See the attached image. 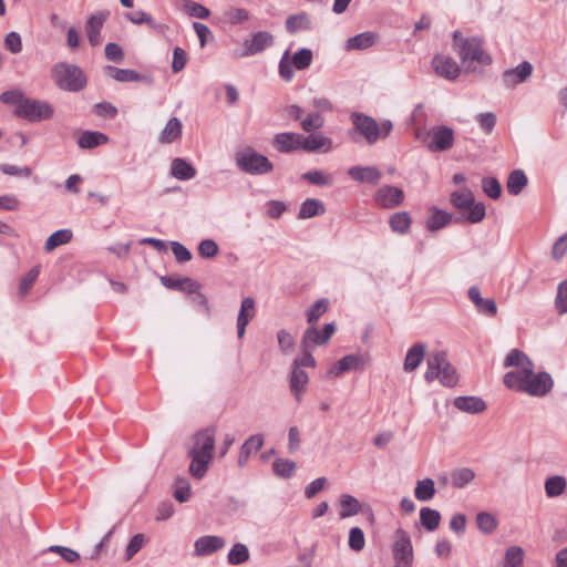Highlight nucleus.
I'll return each mask as SVG.
<instances>
[{"mask_svg":"<svg viewBox=\"0 0 567 567\" xmlns=\"http://www.w3.org/2000/svg\"><path fill=\"white\" fill-rule=\"evenodd\" d=\"M333 147L331 138L321 133H313L308 136L301 134V150L307 152L321 151L327 153Z\"/></svg>","mask_w":567,"mask_h":567,"instance_id":"6ab92c4d","label":"nucleus"},{"mask_svg":"<svg viewBox=\"0 0 567 567\" xmlns=\"http://www.w3.org/2000/svg\"><path fill=\"white\" fill-rule=\"evenodd\" d=\"M161 282L164 287L187 293H194L199 289V284L189 277L163 276Z\"/></svg>","mask_w":567,"mask_h":567,"instance_id":"aec40b11","label":"nucleus"},{"mask_svg":"<svg viewBox=\"0 0 567 567\" xmlns=\"http://www.w3.org/2000/svg\"><path fill=\"white\" fill-rule=\"evenodd\" d=\"M425 357V347L421 343L414 344L408 350L404 359V370L408 372L414 371L423 361Z\"/></svg>","mask_w":567,"mask_h":567,"instance_id":"c85d7f7f","label":"nucleus"},{"mask_svg":"<svg viewBox=\"0 0 567 567\" xmlns=\"http://www.w3.org/2000/svg\"><path fill=\"white\" fill-rule=\"evenodd\" d=\"M420 522L425 529L435 530L440 526L441 514L436 509L423 507L420 511Z\"/></svg>","mask_w":567,"mask_h":567,"instance_id":"4c0bfd02","label":"nucleus"},{"mask_svg":"<svg viewBox=\"0 0 567 567\" xmlns=\"http://www.w3.org/2000/svg\"><path fill=\"white\" fill-rule=\"evenodd\" d=\"M533 73V65L528 61H524L516 68L506 70L503 73V82L507 87H514L525 82Z\"/></svg>","mask_w":567,"mask_h":567,"instance_id":"f3484780","label":"nucleus"},{"mask_svg":"<svg viewBox=\"0 0 567 567\" xmlns=\"http://www.w3.org/2000/svg\"><path fill=\"white\" fill-rule=\"evenodd\" d=\"M476 120L481 128L487 134L492 133L496 125V115L492 112L481 113Z\"/></svg>","mask_w":567,"mask_h":567,"instance_id":"69168bd1","label":"nucleus"},{"mask_svg":"<svg viewBox=\"0 0 567 567\" xmlns=\"http://www.w3.org/2000/svg\"><path fill=\"white\" fill-rule=\"evenodd\" d=\"M475 477L473 470L463 467L454 471L451 475L452 484L456 488H463L465 485L471 483Z\"/></svg>","mask_w":567,"mask_h":567,"instance_id":"49530a36","label":"nucleus"},{"mask_svg":"<svg viewBox=\"0 0 567 567\" xmlns=\"http://www.w3.org/2000/svg\"><path fill=\"white\" fill-rule=\"evenodd\" d=\"M504 367L516 368L504 375V384L512 390L530 396H545L554 386V381L547 372H534V363L520 350L513 349L504 361Z\"/></svg>","mask_w":567,"mask_h":567,"instance_id":"f257e3e1","label":"nucleus"},{"mask_svg":"<svg viewBox=\"0 0 567 567\" xmlns=\"http://www.w3.org/2000/svg\"><path fill=\"white\" fill-rule=\"evenodd\" d=\"M329 302L327 299H320L316 301L308 310H307V321L309 324L316 323L319 318L324 315L328 310Z\"/></svg>","mask_w":567,"mask_h":567,"instance_id":"3c124183","label":"nucleus"},{"mask_svg":"<svg viewBox=\"0 0 567 567\" xmlns=\"http://www.w3.org/2000/svg\"><path fill=\"white\" fill-rule=\"evenodd\" d=\"M183 9L185 12H187L190 17L198 18V19H206L209 17V10L192 0H183Z\"/></svg>","mask_w":567,"mask_h":567,"instance_id":"864d4df0","label":"nucleus"},{"mask_svg":"<svg viewBox=\"0 0 567 567\" xmlns=\"http://www.w3.org/2000/svg\"><path fill=\"white\" fill-rule=\"evenodd\" d=\"M349 176L360 183L377 185L382 176L381 172L373 166H352L348 171Z\"/></svg>","mask_w":567,"mask_h":567,"instance_id":"412c9836","label":"nucleus"},{"mask_svg":"<svg viewBox=\"0 0 567 567\" xmlns=\"http://www.w3.org/2000/svg\"><path fill=\"white\" fill-rule=\"evenodd\" d=\"M482 187L484 193L493 199L499 198L502 194V186L495 177H484Z\"/></svg>","mask_w":567,"mask_h":567,"instance_id":"bf43d9fd","label":"nucleus"},{"mask_svg":"<svg viewBox=\"0 0 567 567\" xmlns=\"http://www.w3.org/2000/svg\"><path fill=\"white\" fill-rule=\"evenodd\" d=\"M348 544L349 547L354 551H360L364 548V533L360 527H352L350 529Z\"/></svg>","mask_w":567,"mask_h":567,"instance_id":"13d9d810","label":"nucleus"},{"mask_svg":"<svg viewBox=\"0 0 567 567\" xmlns=\"http://www.w3.org/2000/svg\"><path fill=\"white\" fill-rule=\"evenodd\" d=\"M424 378L427 382L439 380L443 386L447 388H453L458 382L455 368L447 360L446 353L442 351L430 354Z\"/></svg>","mask_w":567,"mask_h":567,"instance_id":"20e7f679","label":"nucleus"},{"mask_svg":"<svg viewBox=\"0 0 567 567\" xmlns=\"http://www.w3.org/2000/svg\"><path fill=\"white\" fill-rule=\"evenodd\" d=\"M476 523L478 528L485 534H491L497 526L496 518L486 512H481L477 514Z\"/></svg>","mask_w":567,"mask_h":567,"instance_id":"6e6d98bb","label":"nucleus"},{"mask_svg":"<svg viewBox=\"0 0 567 567\" xmlns=\"http://www.w3.org/2000/svg\"><path fill=\"white\" fill-rule=\"evenodd\" d=\"M567 481L564 476L555 475L545 481V493L548 497H558L564 494Z\"/></svg>","mask_w":567,"mask_h":567,"instance_id":"c9c22d12","label":"nucleus"},{"mask_svg":"<svg viewBox=\"0 0 567 567\" xmlns=\"http://www.w3.org/2000/svg\"><path fill=\"white\" fill-rule=\"evenodd\" d=\"M48 551L59 554L69 564H74L80 559V554L76 550L64 546L53 545L48 548Z\"/></svg>","mask_w":567,"mask_h":567,"instance_id":"052dcab7","label":"nucleus"},{"mask_svg":"<svg viewBox=\"0 0 567 567\" xmlns=\"http://www.w3.org/2000/svg\"><path fill=\"white\" fill-rule=\"evenodd\" d=\"M390 226L393 231L405 234L411 226V217L406 212L395 213L390 218Z\"/></svg>","mask_w":567,"mask_h":567,"instance_id":"c03bdc74","label":"nucleus"},{"mask_svg":"<svg viewBox=\"0 0 567 567\" xmlns=\"http://www.w3.org/2000/svg\"><path fill=\"white\" fill-rule=\"evenodd\" d=\"M567 252V233L561 235L553 245L551 258L556 261L563 259Z\"/></svg>","mask_w":567,"mask_h":567,"instance_id":"338daca9","label":"nucleus"},{"mask_svg":"<svg viewBox=\"0 0 567 567\" xmlns=\"http://www.w3.org/2000/svg\"><path fill=\"white\" fill-rule=\"evenodd\" d=\"M435 493V483L432 478H424L416 482L414 495L417 501L429 502L434 497Z\"/></svg>","mask_w":567,"mask_h":567,"instance_id":"473e14b6","label":"nucleus"},{"mask_svg":"<svg viewBox=\"0 0 567 567\" xmlns=\"http://www.w3.org/2000/svg\"><path fill=\"white\" fill-rule=\"evenodd\" d=\"M272 168V164L265 155L250 150V174L262 175L270 173Z\"/></svg>","mask_w":567,"mask_h":567,"instance_id":"f704fd0d","label":"nucleus"},{"mask_svg":"<svg viewBox=\"0 0 567 567\" xmlns=\"http://www.w3.org/2000/svg\"><path fill=\"white\" fill-rule=\"evenodd\" d=\"M430 141H424L430 152H444L453 147L454 145V131L452 127L446 125L432 127L427 133Z\"/></svg>","mask_w":567,"mask_h":567,"instance_id":"1a4fd4ad","label":"nucleus"},{"mask_svg":"<svg viewBox=\"0 0 567 567\" xmlns=\"http://www.w3.org/2000/svg\"><path fill=\"white\" fill-rule=\"evenodd\" d=\"M354 132L363 136L369 145H373L380 138H386L393 130L390 120L378 123L373 117L363 113L354 112L351 115Z\"/></svg>","mask_w":567,"mask_h":567,"instance_id":"7ed1b4c3","label":"nucleus"},{"mask_svg":"<svg viewBox=\"0 0 567 567\" xmlns=\"http://www.w3.org/2000/svg\"><path fill=\"white\" fill-rule=\"evenodd\" d=\"M336 331L334 323L324 324L322 333H320L313 326L305 331L301 349L312 350L316 346L326 344Z\"/></svg>","mask_w":567,"mask_h":567,"instance_id":"9b49d317","label":"nucleus"},{"mask_svg":"<svg viewBox=\"0 0 567 567\" xmlns=\"http://www.w3.org/2000/svg\"><path fill=\"white\" fill-rule=\"evenodd\" d=\"M302 178L308 181L309 183L313 185H331L333 183L332 175L324 174L321 171H309L302 175Z\"/></svg>","mask_w":567,"mask_h":567,"instance_id":"5fc2aeb1","label":"nucleus"},{"mask_svg":"<svg viewBox=\"0 0 567 567\" xmlns=\"http://www.w3.org/2000/svg\"><path fill=\"white\" fill-rule=\"evenodd\" d=\"M452 219V216L441 209H433L432 216L427 219L426 226L431 231L439 230L446 226Z\"/></svg>","mask_w":567,"mask_h":567,"instance_id":"79ce46f5","label":"nucleus"},{"mask_svg":"<svg viewBox=\"0 0 567 567\" xmlns=\"http://www.w3.org/2000/svg\"><path fill=\"white\" fill-rule=\"evenodd\" d=\"M214 445L215 431L212 429L203 430L194 436V445L189 450V454L212 457Z\"/></svg>","mask_w":567,"mask_h":567,"instance_id":"dca6fc26","label":"nucleus"},{"mask_svg":"<svg viewBox=\"0 0 567 567\" xmlns=\"http://www.w3.org/2000/svg\"><path fill=\"white\" fill-rule=\"evenodd\" d=\"M341 512L340 518H347L361 512L360 502L351 495H342L340 498Z\"/></svg>","mask_w":567,"mask_h":567,"instance_id":"ea45409f","label":"nucleus"},{"mask_svg":"<svg viewBox=\"0 0 567 567\" xmlns=\"http://www.w3.org/2000/svg\"><path fill=\"white\" fill-rule=\"evenodd\" d=\"M554 306L559 316L567 313V279L558 284Z\"/></svg>","mask_w":567,"mask_h":567,"instance_id":"37998d69","label":"nucleus"},{"mask_svg":"<svg viewBox=\"0 0 567 567\" xmlns=\"http://www.w3.org/2000/svg\"><path fill=\"white\" fill-rule=\"evenodd\" d=\"M6 48L13 54L22 51V40L18 32L11 31L4 38Z\"/></svg>","mask_w":567,"mask_h":567,"instance_id":"0e129e2a","label":"nucleus"},{"mask_svg":"<svg viewBox=\"0 0 567 567\" xmlns=\"http://www.w3.org/2000/svg\"><path fill=\"white\" fill-rule=\"evenodd\" d=\"M224 16H225V20L231 24H238L248 19V13L245 9L234 8V7L227 9L225 11Z\"/></svg>","mask_w":567,"mask_h":567,"instance_id":"e2e57ef3","label":"nucleus"},{"mask_svg":"<svg viewBox=\"0 0 567 567\" xmlns=\"http://www.w3.org/2000/svg\"><path fill=\"white\" fill-rule=\"evenodd\" d=\"M183 124L179 118L172 117L166 123L159 135V143L162 144H171L178 140L182 136Z\"/></svg>","mask_w":567,"mask_h":567,"instance_id":"a878e982","label":"nucleus"},{"mask_svg":"<svg viewBox=\"0 0 567 567\" xmlns=\"http://www.w3.org/2000/svg\"><path fill=\"white\" fill-rule=\"evenodd\" d=\"M228 563L230 565H240L248 560V548L241 543L235 544L228 553Z\"/></svg>","mask_w":567,"mask_h":567,"instance_id":"8fccbe9b","label":"nucleus"},{"mask_svg":"<svg viewBox=\"0 0 567 567\" xmlns=\"http://www.w3.org/2000/svg\"><path fill=\"white\" fill-rule=\"evenodd\" d=\"M392 555L395 563L412 567L414 556L411 537L401 527L393 534Z\"/></svg>","mask_w":567,"mask_h":567,"instance_id":"0eeeda50","label":"nucleus"},{"mask_svg":"<svg viewBox=\"0 0 567 567\" xmlns=\"http://www.w3.org/2000/svg\"><path fill=\"white\" fill-rule=\"evenodd\" d=\"M300 124L301 128L305 132L311 133L323 127L324 117L319 112L309 113L306 117L301 120Z\"/></svg>","mask_w":567,"mask_h":567,"instance_id":"09e8293b","label":"nucleus"},{"mask_svg":"<svg viewBox=\"0 0 567 567\" xmlns=\"http://www.w3.org/2000/svg\"><path fill=\"white\" fill-rule=\"evenodd\" d=\"M272 468L277 476L289 478L296 472L297 464L290 460L278 458L274 462Z\"/></svg>","mask_w":567,"mask_h":567,"instance_id":"de8ad7c7","label":"nucleus"},{"mask_svg":"<svg viewBox=\"0 0 567 567\" xmlns=\"http://www.w3.org/2000/svg\"><path fill=\"white\" fill-rule=\"evenodd\" d=\"M18 115L31 122H39L50 118L53 115V109L47 102L24 100L18 107Z\"/></svg>","mask_w":567,"mask_h":567,"instance_id":"9d476101","label":"nucleus"},{"mask_svg":"<svg viewBox=\"0 0 567 567\" xmlns=\"http://www.w3.org/2000/svg\"><path fill=\"white\" fill-rule=\"evenodd\" d=\"M226 546V540L216 535H205L197 538L194 543V555L204 557L221 550Z\"/></svg>","mask_w":567,"mask_h":567,"instance_id":"ddd939ff","label":"nucleus"},{"mask_svg":"<svg viewBox=\"0 0 567 567\" xmlns=\"http://www.w3.org/2000/svg\"><path fill=\"white\" fill-rule=\"evenodd\" d=\"M174 497L181 502H187L190 498V485L184 477H177L174 483Z\"/></svg>","mask_w":567,"mask_h":567,"instance_id":"603ef678","label":"nucleus"},{"mask_svg":"<svg viewBox=\"0 0 567 567\" xmlns=\"http://www.w3.org/2000/svg\"><path fill=\"white\" fill-rule=\"evenodd\" d=\"M192 462L189 465V472L193 477L200 480L204 477V475L207 472L208 464L212 460V457L202 456V455H195L189 454Z\"/></svg>","mask_w":567,"mask_h":567,"instance_id":"58836bf2","label":"nucleus"},{"mask_svg":"<svg viewBox=\"0 0 567 567\" xmlns=\"http://www.w3.org/2000/svg\"><path fill=\"white\" fill-rule=\"evenodd\" d=\"M454 406L465 413L477 414L486 410V403L476 396H457Z\"/></svg>","mask_w":567,"mask_h":567,"instance_id":"b1692460","label":"nucleus"},{"mask_svg":"<svg viewBox=\"0 0 567 567\" xmlns=\"http://www.w3.org/2000/svg\"><path fill=\"white\" fill-rule=\"evenodd\" d=\"M109 18L105 11H99L91 14L85 22V34L89 43L92 47H97L102 43L101 31Z\"/></svg>","mask_w":567,"mask_h":567,"instance_id":"f8f14e48","label":"nucleus"},{"mask_svg":"<svg viewBox=\"0 0 567 567\" xmlns=\"http://www.w3.org/2000/svg\"><path fill=\"white\" fill-rule=\"evenodd\" d=\"M274 146L282 153L301 150V134L280 133L274 138Z\"/></svg>","mask_w":567,"mask_h":567,"instance_id":"5701e85b","label":"nucleus"},{"mask_svg":"<svg viewBox=\"0 0 567 567\" xmlns=\"http://www.w3.org/2000/svg\"><path fill=\"white\" fill-rule=\"evenodd\" d=\"M403 199V190L391 185L380 187L374 195L375 203L383 208H394L401 205Z\"/></svg>","mask_w":567,"mask_h":567,"instance_id":"4468645a","label":"nucleus"},{"mask_svg":"<svg viewBox=\"0 0 567 567\" xmlns=\"http://www.w3.org/2000/svg\"><path fill=\"white\" fill-rule=\"evenodd\" d=\"M144 534H136L132 537L125 549V560H131L145 545Z\"/></svg>","mask_w":567,"mask_h":567,"instance_id":"4d7b16f0","label":"nucleus"},{"mask_svg":"<svg viewBox=\"0 0 567 567\" xmlns=\"http://www.w3.org/2000/svg\"><path fill=\"white\" fill-rule=\"evenodd\" d=\"M105 72L109 76L117 82H138L143 80L142 74L130 69H118L112 65H107L105 68Z\"/></svg>","mask_w":567,"mask_h":567,"instance_id":"7c9ffc66","label":"nucleus"},{"mask_svg":"<svg viewBox=\"0 0 567 567\" xmlns=\"http://www.w3.org/2000/svg\"><path fill=\"white\" fill-rule=\"evenodd\" d=\"M453 48L461 59L466 73L477 71V65L486 66L492 58L484 51L483 41L477 37L464 38L460 31L453 33Z\"/></svg>","mask_w":567,"mask_h":567,"instance_id":"f03ea898","label":"nucleus"},{"mask_svg":"<svg viewBox=\"0 0 567 567\" xmlns=\"http://www.w3.org/2000/svg\"><path fill=\"white\" fill-rule=\"evenodd\" d=\"M278 343L284 353L290 352L295 347V338L291 333L285 329H281L277 333Z\"/></svg>","mask_w":567,"mask_h":567,"instance_id":"774afa93","label":"nucleus"},{"mask_svg":"<svg viewBox=\"0 0 567 567\" xmlns=\"http://www.w3.org/2000/svg\"><path fill=\"white\" fill-rule=\"evenodd\" d=\"M312 62V52L309 49H301L289 58L288 51L282 55L279 63V74L286 81H291L293 71L291 64L298 70L307 69Z\"/></svg>","mask_w":567,"mask_h":567,"instance_id":"6e6552de","label":"nucleus"},{"mask_svg":"<svg viewBox=\"0 0 567 567\" xmlns=\"http://www.w3.org/2000/svg\"><path fill=\"white\" fill-rule=\"evenodd\" d=\"M432 66L437 75L447 80H455L461 73L457 62L444 54H436L432 60Z\"/></svg>","mask_w":567,"mask_h":567,"instance_id":"2eb2a0df","label":"nucleus"},{"mask_svg":"<svg viewBox=\"0 0 567 567\" xmlns=\"http://www.w3.org/2000/svg\"><path fill=\"white\" fill-rule=\"evenodd\" d=\"M171 174L179 181H187L195 176L196 169L183 158H175L171 165Z\"/></svg>","mask_w":567,"mask_h":567,"instance_id":"c756f323","label":"nucleus"},{"mask_svg":"<svg viewBox=\"0 0 567 567\" xmlns=\"http://www.w3.org/2000/svg\"><path fill=\"white\" fill-rule=\"evenodd\" d=\"M107 142L109 137L101 132L84 131L78 140V145L80 148L91 150L100 145H103Z\"/></svg>","mask_w":567,"mask_h":567,"instance_id":"bb28decb","label":"nucleus"},{"mask_svg":"<svg viewBox=\"0 0 567 567\" xmlns=\"http://www.w3.org/2000/svg\"><path fill=\"white\" fill-rule=\"evenodd\" d=\"M451 202L462 212V218L467 223H480L485 217L484 204L475 203L474 195L468 188L452 193Z\"/></svg>","mask_w":567,"mask_h":567,"instance_id":"423d86ee","label":"nucleus"},{"mask_svg":"<svg viewBox=\"0 0 567 567\" xmlns=\"http://www.w3.org/2000/svg\"><path fill=\"white\" fill-rule=\"evenodd\" d=\"M72 231L70 229H60L51 234L44 244V250L50 252L59 246L65 245L72 239Z\"/></svg>","mask_w":567,"mask_h":567,"instance_id":"72a5a7b5","label":"nucleus"},{"mask_svg":"<svg viewBox=\"0 0 567 567\" xmlns=\"http://www.w3.org/2000/svg\"><path fill=\"white\" fill-rule=\"evenodd\" d=\"M308 380V374L303 370L299 369L297 365H292L290 389L298 402L301 400V395L306 390Z\"/></svg>","mask_w":567,"mask_h":567,"instance_id":"393cba45","label":"nucleus"},{"mask_svg":"<svg viewBox=\"0 0 567 567\" xmlns=\"http://www.w3.org/2000/svg\"><path fill=\"white\" fill-rule=\"evenodd\" d=\"M40 274V269L38 266L33 267L27 275H24L19 285V293L24 296L29 292L30 288L37 280Z\"/></svg>","mask_w":567,"mask_h":567,"instance_id":"680f3d73","label":"nucleus"},{"mask_svg":"<svg viewBox=\"0 0 567 567\" xmlns=\"http://www.w3.org/2000/svg\"><path fill=\"white\" fill-rule=\"evenodd\" d=\"M527 182H528V179H527L526 174L522 169H515L509 174V176L507 178V183H506L507 192L511 195L517 196L525 188V186L527 185Z\"/></svg>","mask_w":567,"mask_h":567,"instance_id":"2f4dec72","label":"nucleus"},{"mask_svg":"<svg viewBox=\"0 0 567 567\" xmlns=\"http://www.w3.org/2000/svg\"><path fill=\"white\" fill-rule=\"evenodd\" d=\"M272 43L274 37L269 32L255 33L250 39V54L260 52Z\"/></svg>","mask_w":567,"mask_h":567,"instance_id":"a19ab883","label":"nucleus"},{"mask_svg":"<svg viewBox=\"0 0 567 567\" xmlns=\"http://www.w3.org/2000/svg\"><path fill=\"white\" fill-rule=\"evenodd\" d=\"M324 212V205L319 199L307 198L300 206L298 218L308 219L315 216L323 215Z\"/></svg>","mask_w":567,"mask_h":567,"instance_id":"cd10ccee","label":"nucleus"},{"mask_svg":"<svg viewBox=\"0 0 567 567\" xmlns=\"http://www.w3.org/2000/svg\"><path fill=\"white\" fill-rule=\"evenodd\" d=\"M524 550L519 546H511L505 554V561L503 567H524Z\"/></svg>","mask_w":567,"mask_h":567,"instance_id":"a18cd8bd","label":"nucleus"},{"mask_svg":"<svg viewBox=\"0 0 567 567\" xmlns=\"http://www.w3.org/2000/svg\"><path fill=\"white\" fill-rule=\"evenodd\" d=\"M468 298L480 312L491 317L496 315L497 306L495 300L491 298H483L478 287L473 286L468 289Z\"/></svg>","mask_w":567,"mask_h":567,"instance_id":"4be33fe9","label":"nucleus"},{"mask_svg":"<svg viewBox=\"0 0 567 567\" xmlns=\"http://www.w3.org/2000/svg\"><path fill=\"white\" fill-rule=\"evenodd\" d=\"M377 35L372 32H363L347 40L348 50H363L374 44Z\"/></svg>","mask_w":567,"mask_h":567,"instance_id":"e433bc0d","label":"nucleus"},{"mask_svg":"<svg viewBox=\"0 0 567 567\" xmlns=\"http://www.w3.org/2000/svg\"><path fill=\"white\" fill-rule=\"evenodd\" d=\"M51 73L56 86L63 91L79 92L87 83L83 70L75 64L59 62L52 68Z\"/></svg>","mask_w":567,"mask_h":567,"instance_id":"39448f33","label":"nucleus"},{"mask_svg":"<svg viewBox=\"0 0 567 567\" xmlns=\"http://www.w3.org/2000/svg\"><path fill=\"white\" fill-rule=\"evenodd\" d=\"M367 360L363 357L349 354L341 358L333 367L328 371L330 377H339L344 372L359 370L365 365Z\"/></svg>","mask_w":567,"mask_h":567,"instance_id":"a211bd4d","label":"nucleus"}]
</instances>
